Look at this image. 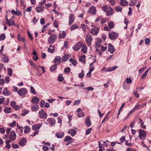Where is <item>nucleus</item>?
Masks as SVG:
<instances>
[{
	"mask_svg": "<svg viewBox=\"0 0 151 151\" xmlns=\"http://www.w3.org/2000/svg\"><path fill=\"white\" fill-rule=\"evenodd\" d=\"M17 135L15 131H12L9 134H6L5 137L6 138L9 139H11L12 141H14L16 138Z\"/></svg>",
	"mask_w": 151,
	"mask_h": 151,
	"instance_id": "1",
	"label": "nucleus"
},
{
	"mask_svg": "<svg viewBox=\"0 0 151 151\" xmlns=\"http://www.w3.org/2000/svg\"><path fill=\"white\" fill-rule=\"evenodd\" d=\"M139 137L142 140H144L146 137V133L145 131L141 129L139 131Z\"/></svg>",
	"mask_w": 151,
	"mask_h": 151,
	"instance_id": "2",
	"label": "nucleus"
},
{
	"mask_svg": "<svg viewBox=\"0 0 151 151\" xmlns=\"http://www.w3.org/2000/svg\"><path fill=\"white\" fill-rule=\"evenodd\" d=\"M39 116L40 119H46L47 116V114L45 112L44 110L42 109L39 112Z\"/></svg>",
	"mask_w": 151,
	"mask_h": 151,
	"instance_id": "3",
	"label": "nucleus"
},
{
	"mask_svg": "<svg viewBox=\"0 0 151 151\" xmlns=\"http://www.w3.org/2000/svg\"><path fill=\"white\" fill-rule=\"evenodd\" d=\"M57 38V35L53 34L52 35L50 36L49 37L48 40V42L49 43H53L56 40Z\"/></svg>",
	"mask_w": 151,
	"mask_h": 151,
	"instance_id": "4",
	"label": "nucleus"
},
{
	"mask_svg": "<svg viewBox=\"0 0 151 151\" xmlns=\"http://www.w3.org/2000/svg\"><path fill=\"white\" fill-rule=\"evenodd\" d=\"M27 93V90L26 88H23L20 89L17 91V93L20 96L24 97Z\"/></svg>",
	"mask_w": 151,
	"mask_h": 151,
	"instance_id": "5",
	"label": "nucleus"
},
{
	"mask_svg": "<svg viewBox=\"0 0 151 151\" xmlns=\"http://www.w3.org/2000/svg\"><path fill=\"white\" fill-rule=\"evenodd\" d=\"M109 36L111 40H113L117 38L118 34L114 32H112L109 33Z\"/></svg>",
	"mask_w": 151,
	"mask_h": 151,
	"instance_id": "6",
	"label": "nucleus"
},
{
	"mask_svg": "<svg viewBox=\"0 0 151 151\" xmlns=\"http://www.w3.org/2000/svg\"><path fill=\"white\" fill-rule=\"evenodd\" d=\"M88 12L93 15H95L96 12V9L95 7L93 6H91L88 11Z\"/></svg>",
	"mask_w": 151,
	"mask_h": 151,
	"instance_id": "7",
	"label": "nucleus"
},
{
	"mask_svg": "<svg viewBox=\"0 0 151 151\" xmlns=\"http://www.w3.org/2000/svg\"><path fill=\"white\" fill-rule=\"evenodd\" d=\"M99 28L98 27H96L91 30V33L93 35H96L99 32Z\"/></svg>",
	"mask_w": 151,
	"mask_h": 151,
	"instance_id": "8",
	"label": "nucleus"
},
{
	"mask_svg": "<svg viewBox=\"0 0 151 151\" xmlns=\"http://www.w3.org/2000/svg\"><path fill=\"white\" fill-rule=\"evenodd\" d=\"M82 45V44L81 43L78 42L76 43L73 47V48L75 51H78L80 49Z\"/></svg>",
	"mask_w": 151,
	"mask_h": 151,
	"instance_id": "9",
	"label": "nucleus"
},
{
	"mask_svg": "<svg viewBox=\"0 0 151 151\" xmlns=\"http://www.w3.org/2000/svg\"><path fill=\"white\" fill-rule=\"evenodd\" d=\"M47 121L52 126H53L55 125L56 122L55 119L53 118H48L47 120Z\"/></svg>",
	"mask_w": 151,
	"mask_h": 151,
	"instance_id": "10",
	"label": "nucleus"
},
{
	"mask_svg": "<svg viewBox=\"0 0 151 151\" xmlns=\"http://www.w3.org/2000/svg\"><path fill=\"white\" fill-rule=\"evenodd\" d=\"M42 124V123L34 124L32 126V129L33 130H36L37 129L38 130L40 128Z\"/></svg>",
	"mask_w": 151,
	"mask_h": 151,
	"instance_id": "11",
	"label": "nucleus"
},
{
	"mask_svg": "<svg viewBox=\"0 0 151 151\" xmlns=\"http://www.w3.org/2000/svg\"><path fill=\"white\" fill-rule=\"evenodd\" d=\"M76 111L78 113V116L79 117H82L84 115V112L80 108L77 109Z\"/></svg>",
	"mask_w": 151,
	"mask_h": 151,
	"instance_id": "12",
	"label": "nucleus"
},
{
	"mask_svg": "<svg viewBox=\"0 0 151 151\" xmlns=\"http://www.w3.org/2000/svg\"><path fill=\"white\" fill-rule=\"evenodd\" d=\"M74 20V17L73 14H71L69 17V24L70 25L73 23Z\"/></svg>",
	"mask_w": 151,
	"mask_h": 151,
	"instance_id": "13",
	"label": "nucleus"
},
{
	"mask_svg": "<svg viewBox=\"0 0 151 151\" xmlns=\"http://www.w3.org/2000/svg\"><path fill=\"white\" fill-rule=\"evenodd\" d=\"M39 99L36 96L33 97L32 99L31 102L35 104H37L39 102Z\"/></svg>",
	"mask_w": 151,
	"mask_h": 151,
	"instance_id": "14",
	"label": "nucleus"
},
{
	"mask_svg": "<svg viewBox=\"0 0 151 151\" xmlns=\"http://www.w3.org/2000/svg\"><path fill=\"white\" fill-rule=\"evenodd\" d=\"M86 41L88 45H90L92 41V38L90 35H87L86 38Z\"/></svg>",
	"mask_w": 151,
	"mask_h": 151,
	"instance_id": "15",
	"label": "nucleus"
},
{
	"mask_svg": "<svg viewBox=\"0 0 151 151\" xmlns=\"http://www.w3.org/2000/svg\"><path fill=\"white\" fill-rule=\"evenodd\" d=\"M27 142V140L26 139L23 138L21 139L19 142V145L20 146L22 147L24 146Z\"/></svg>",
	"mask_w": 151,
	"mask_h": 151,
	"instance_id": "16",
	"label": "nucleus"
},
{
	"mask_svg": "<svg viewBox=\"0 0 151 151\" xmlns=\"http://www.w3.org/2000/svg\"><path fill=\"white\" fill-rule=\"evenodd\" d=\"M108 50L111 53H113L115 51V49L112 45L109 43L108 45Z\"/></svg>",
	"mask_w": 151,
	"mask_h": 151,
	"instance_id": "17",
	"label": "nucleus"
},
{
	"mask_svg": "<svg viewBox=\"0 0 151 151\" xmlns=\"http://www.w3.org/2000/svg\"><path fill=\"white\" fill-rule=\"evenodd\" d=\"M107 12L106 14V15L107 16H111L113 14V10L112 9V8L110 7H109L107 9Z\"/></svg>",
	"mask_w": 151,
	"mask_h": 151,
	"instance_id": "18",
	"label": "nucleus"
},
{
	"mask_svg": "<svg viewBox=\"0 0 151 151\" xmlns=\"http://www.w3.org/2000/svg\"><path fill=\"white\" fill-rule=\"evenodd\" d=\"M85 124L87 127H90L91 125V122L90 121V117L88 116L86 120Z\"/></svg>",
	"mask_w": 151,
	"mask_h": 151,
	"instance_id": "19",
	"label": "nucleus"
},
{
	"mask_svg": "<svg viewBox=\"0 0 151 151\" xmlns=\"http://www.w3.org/2000/svg\"><path fill=\"white\" fill-rule=\"evenodd\" d=\"M68 133H70L72 136H74L76 133V130L74 129H70L68 132Z\"/></svg>",
	"mask_w": 151,
	"mask_h": 151,
	"instance_id": "20",
	"label": "nucleus"
},
{
	"mask_svg": "<svg viewBox=\"0 0 151 151\" xmlns=\"http://www.w3.org/2000/svg\"><path fill=\"white\" fill-rule=\"evenodd\" d=\"M119 4L122 6H126L128 5V3L126 0H121L119 2Z\"/></svg>",
	"mask_w": 151,
	"mask_h": 151,
	"instance_id": "21",
	"label": "nucleus"
},
{
	"mask_svg": "<svg viewBox=\"0 0 151 151\" xmlns=\"http://www.w3.org/2000/svg\"><path fill=\"white\" fill-rule=\"evenodd\" d=\"M2 94L5 96H8L10 95V93L6 88H5L3 89Z\"/></svg>",
	"mask_w": 151,
	"mask_h": 151,
	"instance_id": "22",
	"label": "nucleus"
},
{
	"mask_svg": "<svg viewBox=\"0 0 151 151\" xmlns=\"http://www.w3.org/2000/svg\"><path fill=\"white\" fill-rule=\"evenodd\" d=\"M64 135V133L63 132H57L55 134V136L58 138H62Z\"/></svg>",
	"mask_w": 151,
	"mask_h": 151,
	"instance_id": "23",
	"label": "nucleus"
},
{
	"mask_svg": "<svg viewBox=\"0 0 151 151\" xmlns=\"http://www.w3.org/2000/svg\"><path fill=\"white\" fill-rule=\"evenodd\" d=\"M31 108L33 111H36L38 110V106L37 104L33 105L32 106Z\"/></svg>",
	"mask_w": 151,
	"mask_h": 151,
	"instance_id": "24",
	"label": "nucleus"
},
{
	"mask_svg": "<svg viewBox=\"0 0 151 151\" xmlns=\"http://www.w3.org/2000/svg\"><path fill=\"white\" fill-rule=\"evenodd\" d=\"M81 51L84 53H86L87 52V47L86 45H82L81 47Z\"/></svg>",
	"mask_w": 151,
	"mask_h": 151,
	"instance_id": "25",
	"label": "nucleus"
},
{
	"mask_svg": "<svg viewBox=\"0 0 151 151\" xmlns=\"http://www.w3.org/2000/svg\"><path fill=\"white\" fill-rule=\"evenodd\" d=\"M61 57H55V59L53 60V62L56 64H58V65L61 62Z\"/></svg>",
	"mask_w": 151,
	"mask_h": 151,
	"instance_id": "26",
	"label": "nucleus"
},
{
	"mask_svg": "<svg viewBox=\"0 0 151 151\" xmlns=\"http://www.w3.org/2000/svg\"><path fill=\"white\" fill-rule=\"evenodd\" d=\"M45 7L43 6H37L35 8V10L38 12H40L43 11Z\"/></svg>",
	"mask_w": 151,
	"mask_h": 151,
	"instance_id": "27",
	"label": "nucleus"
},
{
	"mask_svg": "<svg viewBox=\"0 0 151 151\" xmlns=\"http://www.w3.org/2000/svg\"><path fill=\"white\" fill-rule=\"evenodd\" d=\"M57 65L58 64H56L51 66L50 68V70L52 72L55 71L57 68Z\"/></svg>",
	"mask_w": 151,
	"mask_h": 151,
	"instance_id": "28",
	"label": "nucleus"
},
{
	"mask_svg": "<svg viewBox=\"0 0 151 151\" xmlns=\"http://www.w3.org/2000/svg\"><path fill=\"white\" fill-rule=\"evenodd\" d=\"M118 67L117 66H115L113 67L108 68L106 70L107 72H110L116 69Z\"/></svg>",
	"mask_w": 151,
	"mask_h": 151,
	"instance_id": "29",
	"label": "nucleus"
},
{
	"mask_svg": "<svg viewBox=\"0 0 151 151\" xmlns=\"http://www.w3.org/2000/svg\"><path fill=\"white\" fill-rule=\"evenodd\" d=\"M9 26H12L14 24V21L12 19H10L8 21V22L7 23Z\"/></svg>",
	"mask_w": 151,
	"mask_h": 151,
	"instance_id": "30",
	"label": "nucleus"
},
{
	"mask_svg": "<svg viewBox=\"0 0 151 151\" xmlns=\"http://www.w3.org/2000/svg\"><path fill=\"white\" fill-rule=\"evenodd\" d=\"M54 46H53L52 47L51 45L50 46V47L48 49V52L51 53H53L54 51Z\"/></svg>",
	"mask_w": 151,
	"mask_h": 151,
	"instance_id": "31",
	"label": "nucleus"
},
{
	"mask_svg": "<svg viewBox=\"0 0 151 151\" xmlns=\"http://www.w3.org/2000/svg\"><path fill=\"white\" fill-rule=\"evenodd\" d=\"M12 111V109L10 108H8L6 107L4 109V112L6 113H10Z\"/></svg>",
	"mask_w": 151,
	"mask_h": 151,
	"instance_id": "32",
	"label": "nucleus"
},
{
	"mask_svg": "<svg viewBox=\"0 0 151 151\" xmlns=\"http://www.w3.org/2000/svg\"><path fill=\"white\" fill-rule=\"evenodd\" d=\"M102 40L101 39H99L97 40V42H96V46L99 47L100 46V44L102 42Z\"/></svg>",
	"mask_w": 151,
	"mask_h": 151,
	"instance_id": "33",
	"label": "nucleus"
},
{
	"mask_svg": "<svg viewBox=\"0 0 151 151\" xmlns=\"http://www.w3.org/2000/svg\"><path fill=\"white\" fill-rule=\"evenodd\" d=\"M66 33L65 32L63 31L61 33H60L59 35V37L60 38H62L65 37L66 36Z\"/></svg>",
	"mask_w": 151,
	"mask_h": 151,
	"instance_id": "34",
	"label": "nucleus"
},
{
	"mask_svg": "<svg viewBox=\"0 0 151 151\" xmlns=\"http://www.w3.org/2000/svg\"><path fill=\"white\" fill-rule=\"evenodd\" d=\"M7 71L8 75L10 76L12 75V70L11 68H8L7 69Z\"/></svg>",
	"mask_w": 151,
	"mask_h": 151,
	"instance_id": "35",
	"label": "nucleus"
},
{
	"mask_svg": "<svg viewBox=\"0 0 151 151\" xmlns=\"http://www.w3.org/2000/svg\"><path fill=\"white\" fill-rule=\"evenodd\" d=\"M24 128L25 129L24 132L25 133H28L30 130V128L28 126L25 127Z\"/></svg>",
	"mask_w": 151,
	"mask_h": 151,
	"instance_id": "36",
	"label": "nucleus"
},
{
	"mask_svg": "<svg viewBox=\"0 0 151 151\" xmlns=\"http://www.w3.org/2000/svg\"><path fill=\"white\" fill-rule=\"evenodd\" d=\"M64 79V78L62 74L59 75L58 77V81L61 82Z\"/></svg>",
	"mask_w": 151,
	"mask_h": 151,
	"instance_id": "37",
	"label": "nucleus"
},
{
	"mask_svg": "<svg viewBox=\"0 0 151 151\" xmlns=\"http://www.w3.org/2000/svg\"><path fill=\"white\" fill-rule=\"evenodd\" d=\"M125 103L124 102V103H123L121 105L119 109V110L118 111V113L117 115V118L118 117V116H119V115L120 114V112L121 111V110H122V108H123V107L125 105Z\"/></svg>",
	"mask_w": 151,
	"mask_h": 151,
	"instance_id": "38",
	"label": "nucleus"
},
{
	"mask_svg": "<svg viewBox=\"0 0 151 151\" xmlns=\"http://www.w3.org/2000/svg\"><path fill=\"white\" fill-rule=\"evenodd\" d=\"M114 24L113 22L112 21L110 22L108 24V26L111 29L113 28L114 27Z\"/></svg>",
	"mask_w": 151,
	"mask_h": 151,
	"instance_id": "39",
	"label": "nucleus"
},
{
	"mask_svg": "<svg viewBox=\"0 0 151 151\" xmlns=\"http://www.w3.org/2000/svg\"><path fill=\"white\" fill-rule=\"evenodd\" d=\"M79 60L80 61L82 62L83 63H86L85 57H80Z\"/></svg>",
	"mask_w": 151,
	"mask_h": 151,
	"instance_id": "40",
	"label": "nucleus"
},
{
	"mask_svg": "<svg viewBox=\"0 0 151 151\" xmlns=\"http://www.w3.org/2000/svg\"><path fill=\"white\" fill-rule=\"evenodd\" d=\"M144 106V105L143 104H138L135 106L134 107L135 108V109L136 110H137L138 109H141Z\"/></svg>",
	"mask_w": 151,
	"mask_h": 151,
	"instance_id": "41",
	"label": "nucleus"
},
{
	"mask_svg": "<svg viewBox=\"0 0 151 151\" xmlns=\"http://www.w3.org/2000/svg\"><path fill=\"white\" fill-rule=\"evenodd\" d=\"M69 60L71 62L72 64L73 65H75L77 64V62L72 58H70Z\"/></svg>",
	"mask_w": 151,
	"mask_h": 151,
	"instance_id": "42",
	"label": "nucleus"
},
{
	"mask_svg": "<svg viewBox=\"0 0 151 151\" xmlns=\"http://www.w3.org/2000/svg\"><path fill=\"white\" fill-rule=\"evenodd\" d=\"M78 26L75 24H73L71 27L70 29L71 31H73L78 28Z\"/></svg>",
	"mask_w": 151,
	"mask_h": 151,
	"instance_id": "43",
	"label": "nucleus"
},
{
	"mask_svg": "<svg viewBox=\"0 0 151 151\" xmlns=\"http://www.w3.org/2000/svg\"><path fill=\"white\" fill-rule=\"evenodd\" d=\"M17 38H18V40L19 41H22L23 42H24L25 41V40L23 37H20V36L19 34L18 35Z\"/></svg>",
	"mask_w": 151,
	"mask_h": 151,
	"instance_id": "44",
	"label": "nucleus"
},
{
	"mask_svg": "<svg viewBox=\"0 0 151 151\" xmlns=\"http://www.w3.org/2000/svg\"><path fill=\"white\" fill-rule=\"evenodd\" d=\"M6 38V36L4 34H1L0 35V41L4 40Z\"/></svg>",
	"mask_w": 151,
	"mask_h": 151,
	"instance_id": "45",
	"label": "nucleus"
},
{
	"mask_svg": "<svg viewBox=\"0 0 151 151\" xmlns=\"http://www.w3.org/2000/svg\"><path fill=\"white\" fill-rule=\"evenodd\" d=\"M137 0H131L129 3V5L130 6H133L136 4Z\"/></svg>",
	"mask_w": 151,
	"mask_h": 151,
	"instance_id": "46",
	"label": "nucleus"
},
{
	"mask_svg": "<svg viewBox=\"0 0 151 151\" xmlns=\"http://www.w3.org/2000/svg\"><path fill=\"white\" fill-rule=\"evenodd\" d=\"M73 139L72 138L69 136H67L65 138L64 141H67Z\"/></svg>",
	"mask_w": 151,
	"mask_h": 151,
	"instance_id": "47",
	"label": "nucleus"
},
{
	"mask_svg": "<svg viewBox=\"0 0 151 151\" xmlns=\"http://www.w3.org/2000/svg\"><path fill=\"white\" fill-rule=\"evenodd\" d=\"M115 10L117 12H121L122 10V8L120 6L116 7Z\"/></svg>",
	"mask_w": 151,
	"mask_h": 151,
	"instance_id": "48",
	"label": "nucleus"
},
{
	"mask_svg": "<svg viewBox=\"0 0 151 151\" xmlns=\"http://www.w3.org/2000/svg\"><path fill=\"white\" fill-rule=\"evenodd\" d=\"M70 71V68L69 67H67L65 68L64 70V72L66 73H69Z\"/></svg>",
	"mask_w": 151,
	"mask_h": 151,
	"instance_id": "49",
	"label": "nucleus"
},
{
	"mask_svg": "<svg viewBox=\"0 0 151 151\" xmlns=\"http://www.w3.org/2000/svg\"><path fill=\"white\" fill-rule=\"evenodd\" d=\"M106 22V18H103L101 17L100 22L101 24H103L105 23Z\"/></svg>",
	"mask_w": 151,
	"mask_h": 151,
	"instance_id": "50",
	"label": "nucleus"
},
{
	"mask_svg": "<svg viewBox=\"0 0 151 151\" xmlns=\"http://www.w3.org/2000/svg\"><path fill=\"white\" fill-rule=\"evenodd\" d=\"M109 7L107 6H102L101 8L104 12H106L107 11V9Z\"/></svg>",
	"mask_w": 151,
	"mask_h": 151,
	"instance_id": "51",
	"label": "nucleus"
},
{
	"mask_svg": "<svg viewBox=\"0 0 151 151\" xmlns=\"http://www.w3.org/2000/svg\"><path fill=\"white\" fill-rule=\"evenodd\" d=\"M84 71H83V70H82V72L81 73H80L78 75L79 77L81 78H82L84 76Z\"/></svg>",
	"mask_w": 151,
	"mask_h": 151,
	"instance_id": "52",
	"label": "nucleus"
},
{
	"mask_svg": "<svg viewBox=\"0 0 151 151\" xmlns=\"http://www.w3.org/2000/svg\"><path fill=\"white\" fill-rule=\"evenodd\" d=\"M81 27L83 31L85 32L86 31V25L84 24H82L81 25Z\"/></svg>",
	"mask_w": 151,
	"mask_h": 151,
	"instance_id": "53",
	"label": "nucleus"
},
{
	"mask_svg": "<svg viewBox=\"0 0 151 151\" xmlns=\"http://www.w3.org/2000/svg\"><path fill=\"white\" fill-rule=\"evenodd\" d=\"M30 91L33 93L35 94L36 92L34 87L32 86L30 87Z\"/></svg>",
	"mask_w": 151,
	"mask_h": 151,
	"instance_id": "54",
	"label": "nucleus"
},
{
	"mask_svg": "<svg viewBox=\"0 0 151 151\" xmlns=\"http://www.w3.org/2000/svg\"><path fill=\"white\" fill-rule=\"evenodd\" d=\"M125 137L124 136H122L120 138V140L121 141V142L120 143H118V144H121L123 142L125 141Z\"/></svg>",
	"mask_w": 151,
	"mask_h": 151,
	"instance_id": "55",
	"label": "nucleus"
},
{
	"mask_svg": "<svg viewBox=\"0 0 151 151\" xmlns=\"http://www.w3.org/2000/svg\"><path fill=\"white\" fill-rule=\"evenodd\" d=\"M2 60L4 62L7 63L8 62L9 59L8 57H3Z\"/></svg>",
	"mask_w": 151,
	"mask_h": 151,
	"instance_id": "56",
	"label": "nucleus"
},
{
	"mask_svg": "<svg viewBox=\"0 0 151 151\" xmlns=\"http://www.w3.org/2000/svg\"><path fill=\"white\" fill-rule=\"evenodd\" d=\"M98 143H99V148L100 149H102L103 150H104V148L103 146V144L101 145V142L100 141H99L98 142Z\"/></svg>",
	"mask_w": 151,
	"mask_h": 151,
	"instance_id": "57",
	"label": "nucleus"
},
{
	"mask_svg": "<svg viewBox=\"0 0 151 151\" xmlns=\"http://www.w3.org/2000/svg\"><path fill=\"white\" fill-rule=\"evenodd\" d=\"M29 63H30V65L34 67H36L34 63L31 60H29Z\"/></svg>",
	"mask_w": 151,
	"mask_h": 151,
	"instance_id": "58",
	"label": "nucleus"
},
{
	"mask_svg": "<svg viewBox=\"0 0 151 151\" xmlns=\"http://www.w3.org/2000/svg\"><path fill=\"white\" fill-rule=\"evenodd\" d=\"M147 73H147L146 71H145V72L143 74V75L142 76L141 78L142 79H145L146 77Z\"/></svg>",
	"mask_w": 151,
	"mask_h": 151,
	"instance_id": "59",
	"label": "nucleus"
},
{
	"mask_svg": "<svg viewBox=\"0 0 151 151\" xmlns=\"http://www.w3.org/2000/svg\"><path fill=\"white\" fill-rule=\"evenodd\" d=\"M91 128H90L89 129H86L85 132V134L86 135H88L90 134L91 132Z\"/></svg>",
	"mask_w": 151,
	"mask_h": 151,
	"instance_id": "60",
	"label": "nucleus"
},
{
	"mask_svg": "<svg viewBox=\"0 0 151 151\" xmlns=\"http://www.w3.org/2000/svg\"><path fill=\"white\" fill-rule=\"evenodd\" d=\"M5 130L4 128H0V132L2 134H4L5 133Z\"/></svg>",
	"mask_w": 151,
	"mask_h": 151,
	"instance_id": "61",
	"label": "nucleus"
},
{
	"mask_svg": "<svg viewBox=\"0 0 151 151\" xmlns=\"http://www.w3.org/2000/svg\"><path fill=\"white\" fill-rule=\"evenodd\" d=\"M126 82L127 84L131 83L132 82V80L130 78H127Z\"/></svg>",
	"mask_w": 151,
	"mask_h": 151,
	"instance_id": "62",
	"label": "nucleus"
},
{
	"mask_svg": "<svg viewBox=\"0 0 151 151\" xmlns=\"http://www.w3.org/2000/svg\"><path fill=\"white\" fill-rule=\"evenodd\" d=\"M145 42L146 44L149 45L150 42V39L148 38L145 39Z\"/></svg>",
	"mask_w": 151,
	"mask_h": 151,
	"instance_id": "63",
	"label": "nucleus"
},
{
	"mask_svg": "<svg viewBox=\"0 0 151 151\" xmlns=\"http://www.w3.org/2000/svg\"><path fill=\"white\" fill-rule=\"evenodd\" d=\"M19 147V146L16 144H13L12 145V147L14 149H17Z\"/></svg>",
	"mask_w": 151,
	"mask_h": 151,
	"instance_id": "64",
	"label": "nucleus"
}]
</instances>
